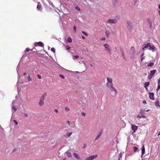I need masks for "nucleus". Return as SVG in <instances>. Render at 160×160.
Here are the masks:
<instances>
[{
	"label": "nucleus",
	"instance_id": "nucleus-19",
	"mask_svg": "<svg viewBox=\"0 0 160 160\" xmlns=\"http://www.w3.org/2000/svg\"><path fill=\"white\" fill-rule=\"evenodd\" d=\"M150 44H151V43H150L148 42L144 46V48H145V49L148 48H149V45H150Z\"/></svg>",
	"mask_w": 160,
	"mask_h": 160
},
{
	"label": "nucleus",
	"instance_id": "nucleus-39",
	"mask_svg": "<svg viewBox=\"0 0 160 160\" xmlns=\"http://www.w3.org/2000/svg\"><path fill=\"white\" fill-rule=\"evenodd\" d=\"M51 51L54 53H55V49L54 48H51Z\"/></svg>",
	"mask_w": 160,
	"mask_h": 160
},
{
	"label": "nucleus",
	"instance_id": "nucleus-58",
	"mask_svg": "<svg viewBox=\"0 0 160 160\" xmlns=\"http://www.w3.org/2000/svg\"><path fill=\"white\" fill-rule=\"evenodd\" d=\"M86 144H83V148H86Z\"/></svg>",
	"mask_w": 160,
	"mask_h": 160
},
{
	"label": "nucleus",
	"instance_id": "nucleus-17",
	"mask_svg": "<svg viewBox=\"0 0 160 160\" xmlns=\"http://www.w3.org/2000/svg\"><path fill=\"white\" fill-rule=\"evenodd\" d=\"M47 94V93L46 92L45 93H44V94H43V95H42V97L40 99H41L42 100H44V98L46 96Z\"/></svg>",
	"mask_w": 160,
	"mask_h": 160
},
{
	"label": "nucleus",
	"instance_id": "nucleus-35",
	"mask_svg": "<svg viewBox=\"0 0 160 160\" xmlns=\"http://www.w3.org/2000/svg\"><path fill=\"white\" fill-rule=\"evenodd\" d=\"M133 151L134 152H136L138 149V148L135 147H133Z\"/></svg>",
	"mask_w": 160,
	"mask_h": 160
},
{
	"label": "nucleus",
	"instance_id": "nucleus-28",
	"mask_svg": "<svg viewBox=\"0 0 160 160\" xmlns=\"http://www.w3.org/2000/svg\"><path fill=\"white\" fill-rule=\"evenodd\" d=\"M105 34L106 35V37L107 38H108L109 37V35L110 34V32L109 31H106L105 32Z\"/></svg>",
	"mask_w": 160,
	"mask_h": 160
},
{
	"label": "nucleus",
	"instance_id": "nucleus-55",
	"mask_svg": "<svg viewBox=\"0 0 160 160\" xmlns=\"http://www.w3.org/2000/svg\"><path fill=\"white\" fill-rule=\"evenodd\" d=\"M158 84H160V78L158 80Z\"/></svg>",
	"mask_w": 160,
	"mask_h": 160
},
{
	"label": "nucleus",
	"instance_id": "nucleus-60",
	"mask_svg": "<svg viewBox=\"0 0 160 160\" xmlns=\"http://www.w3.org/2000/svg\"><path fill=\"white\" fill-rule=\"evenodd\" d=\"M82 38L83 39H85V37L83 35L82 36Z\"/></svg>",
	"mask_w": 160,
	"mask_h": 160
},
{
	"label": "nucleus",
	"instance_id": "nucleus-62",
	"mask_svg": "<svg viewBox=\"0 0 160 160\" xmlns=\"http://www.w3.org/2000/svg\"><path fill=\"white\" fill-rule=\"evenodd\" d=\"M67 122L68 123L69 125L70 124V121H67Z\"/></svg>",
	"mask_w": 160,
	"mask_h": 160
},
{
	"label": "nucleus",
	"instance_id": "nucleus-57",
	"mask_svg": "<svg viewBox=\"0 0 160 160\" xmlns=\"http://www.w3.org/2000/svg\"><path fill=\"white\" fill-rule=\"evenodd\" d=\"M144 58V57H141V61L142 62L143 60V59Z\"/></svg>",
	"mask_w": 160,
	"mask_h": 160
},
{
	"label": "nucleus",
	"instance_id": "nucleus-24",
	"mask_svg": "<svg viewBox=\"0 0 160 160\" xmlns=\"http://www.w3.org/2000/svg\"><path fill=\"white\" fill-rule=\"evenodd\" d=\"M79 57V56L78 55H73L72 57V59L73 60H77V59Z\"/></svg>",
	"mask_w": 160,
	"mask_h": 160
},
{
	"label": "nucleus",
	"instance_id": "nucleus-29",
	"mask_svg": "<svg viewBox=\"0 0 160 160\" xmlns=\"http://www.w3.org/2000/svg\"><path fill=\"white\" fill-rule=\"evenodd\" d=\"M118 0H113V3L114 6H115Z\"/></svg>",
	"mask_w": 160,
	"mask_h": 160
},
{
	"label": "nucleus",
	"instance_id": "nucleus-44",
	"mask_svg": "<svg viewBox=\"0 0 160 160\" xmlns=\"http://www.w3.org/2000/svg\"><path fill=\"white\" fill-rule=\"evenodd\" d=\"M75 8L77 9L78 11H80L81 10L80 8H79V7L77 6L75 7Z\"/></svg>",
	"mask_w": 160,
	"mask_h": 160
},
{
	"label": "nucleus",
	"instance_id": "nucleus-40",
	"mask_svg": "<svg viewBox=\"0 0 160 160\" xmlns=\"http://www.w3.org/2000/svg\"><path fill=\"white\" fill-rule=\"evenodd\" d=\"M147 20L149 25L152 24V21H150L149 19H147Z\"/></svg>",
	"mask_w": 160,
	"mask_h": 160
},
{
	"label": "nucleus",
	"instance_id": "nucleus-50",
	"mask_svg": "<svg viewBox=\"0 0 160 160\" xmlns=\"http://www.w3.org/2000/svg\"><path fill=\"white\" fill-rule=\"evenodd\" d=\"M33 51V52H36V51H37L36 49L35 48H33L32 49H31V51Z\"/></svg>",
	"mask_w": 160,
	"mask_h": 160
},
{
	"label": "nucleus",
	"instance_id": "nucleus-7",
	"mask_svg": "<svg viewBox=\"0 0 160 160\" xmlns=\"http://www.w3.org/2000/svg\"><path fill=\"white\" fill-rule=\"evenodd\" d=\"M131 129L133 131V132H135L138 129V126L131 124Z\"/></svg>",
	"mask_w": 160,
	"mask_h": 160
},
{
	"label": "nucleus",
	"instance_id": "nucleus-36",
	"mask_svg": "<svg viewBox=\"0 0 160 160\" xmlns=\"http://www.w3.org/2000/svg\"><path fill=\"white\" fill-rule=\"evenodd\" d=\"M31 49H29V48H26V50H25V52H28L30 50L31 51Z\"/></svg>",
	"mask_w": 160,
	"mask_h": 160
},
{
	"label": "nucleus",
	"instance_id": "nucleus-14",
	"mask_svg": "<svg viewBox=\"0 0 160 160\" xmlns=\"http://www.w3.org/2000/svg\"><path fill=\"white\" fill-rule=\"evenodd\" d=\"M73 156L76 157L77 159H80V157L78 153H73Z\"/></svg>",
	"mask_w": 160,
	"mask_h": 160
},
{
	"label": "nucleus",
	"instance_id": "nucleus-59",
	"mask_svg": "<svg viewBox=\"0 0 160 160\" xmlns=\"http://www.w3.org/2000/svg\"><path fill=\"white\" fill-rule=\"evenodd\" d=\"M55 111L56 113H58V110L57 109H55Z\"/></svg>",
	"mask_w": 160,
	"mask_h": 160
},
{
	"label": "nucleus",
	"instance_id": "nucleus-27",
	"mask_svg": "<svg viewBox=\"0 0 160 160\" xmlns=\"http://www.w3.org/2000/svg\"><path fill=\"white\" fill-rule=\"evenodd\" d=\"M155 105L159 107H160L159 102L158 101H155Z\"/></svg>",
	"mask_w": 160,
	"mask_h": 160
},
{
	"label": "nucleus",
	"instance_id": "nucleus-52",
	"mask_svg": "<svg viewBox=\"0 0 160 160\" xmlns=\"http://www.w3.org/2000/svg\"><path fill=\"white\" fill-rule=\"evenodd\" d=\"M14 122L16 125H17L18 124V122L16 120H14Z\"/></svg>",
	"mask_w": 160,
	"mask_h": 160
},
{
	"label": "nucleus",
	"instance_id": "nucleus-31",
	"mask_svg": "<svg viewBox=\"0 0 160 160\" xmlns=\"http://www.w3.org/2000/svg\"><path fill=\"white\" fill-rule=\"evenodd\" d=\"M122 152H120L119 155V157L118 158V160H121L122 157Z\"/></svg>",
	"mask_w": 160,
	"mask_h": 160
},
{
	"label": "nucleus",
	"instance_id": "nucleus-38",
	"mask_svg": "<svg viewBox=\"0 0 160 160\" xmlns=\"http://www.w3.org/2000/svg\"><path fill=\"white\" fill-rule=\"evenodd\" d=\"M20 150V149L19 150L18 148L15 149L14 150L12 151V152H13L16 151L19 152Z\"/></svg>",
	"mask_w": 160,
	"mask_h": 160
},
{
	"label": "nucleus",
	"instance_id": "nucleus-61",
	"mask_svg": "<svg viewBox=\"0 0 160 160\" xmlns=\"http://www.w3.org/2000/svg\"><path fill=\"white\" fill-rule=\"evenodd\" d=\"M144 55V53L143 52L141 54V57H143V56Z\"/></svg>",
	"mask_w": 160,
	"mask_h": 160
},
{
	"label": "nucleus",
	"instance_id": "nucleus-16",
	"mask_svg": "<svg viewBox=\"0 0 160 160\" xmlns=\"http://www.w3.org/2000/svg\"><path fill=\"white\" fill-rule=\"evenodd\" d=\"M65 153L67 154L68 157H72V154L71 152L68 151H67Z\"/></svg>",
	"mask_w": 160,
	"mask_h": 160
},
{
	"label": "nucleus",
	"instance_id": "nucleus-15",
	"mask_svg": "<svg viewBox=\"0 0 160 160\" xmlns=\"http://www.w3.org/2000/svg\"><path fill=\"white\" fill-rule=\"evenodd\" d=\"M108 82L107 83H112V80L111 78L108 77L107 78Z\"/></svg>",
	"mask_w": 160,
	"mask_h": 160
},
{
	"label": "nucleus",
	"instance_id": "nucleus-46",
	"mask_svg": "<svg viewBox=\"0 0 160 160\" xmlns=\"http://www.w3.org/2000/svg\"><path fill=\"white\" fill-rule=\"evenodd\" d=\"M28 114H27V113H25L23 114V117H28Z\"/></svg>",
	"mask_w": 160,
	"mask_h": 160
},
{
	"label": "nucleus",
	"instance_id": "nucleus-43",
	"mask_svg": "<svg viewBox=\"0 0 160 160\" xmlns=\"http://www.w3.org/2000/svg\"><path fill=\"white\" fill-rule=\"evenodd\" d=\"M76 28H77L76 27L75 25H74V26L73 27V30L75 32L76 31Z\"/></svg>",
	"mask_w": 160,
	"mask_h": 160
},
{
	"label": "nucleus",
	"instance_id": "nucleus-6",
	"mask_svg": "<svg viewBox=\"0 0 160 160\" xmlns=\"http://www.w3.org/2000/svg\"><path fill=\"white\" fill-rule=\"evenodd\" d=\"M98 157L97 155H91L86 159V160H92Z\"/></svg>",
	"mask_w": 160,
	"mask_h": 160
},
{
	"label": "nucleus",
	"instance_id": "nucleus-63",
	"mask_svg": "<svg viewBox=\"0 0 160 160\" xmlns=\"http://www.w3.org/2000/svg\"><path fill=\"white\" fill-rule=\"evenodd\" d=\"M145 48H144V47H142V50L143 51Z\"/></svg>",
	"mask_w": 160,
	"mask_h": 160
},
{
	"label": "nucleus",
	"instance_id": "nucleus-53",
	"mask_svg": "<svg viewBox=\"0 0 160 160\" xmlns=\"http://www.w3.org/2000/svg\"><path fill=\"white\" fill-rule=\"evenodd\" d=\"M37 77L38 78L40 79L41 78V76L40 75H38Z\"/></svg>",
	"mask_w": 160,
	"mask_h": 160
},
{
	"label": "nucleus",
	"instance_id": "nucleus-33",
	"mask_svg": "<svg viewBox=\"0 0 160 160\" xmlns=\"http://www.w3.org/2000/svg\"><path fill=\"white\" fill-rule=\"evenodd\" d=\"M71 47H69L68 45H67L66 47V49L67 50H68V51L69 52V50H70V49L71 48Z\"/></svg>",
	"mask_w": 160,
	"mask_h": 160
},
{
	"label": "nucleus",
	"instance_id": "nucleus-26",
	"mask_svg": "<svg viewBox=\"0 0 160 160\" xmlns=\"http://www.w3.org/2000/svg\"><path fill=\"white\" fill-rule=\"evenodd\" d=\"M154 65V62H151L148 64L147 66L149 67H151L153 66Z\"/></svg>",
	"mask_w": 160,
	"mask_h": 160
},
{
	"label": "nucleus",
	"instance_id": "nucleus-41",
	"mask_svg": "<svg viewBox=\"0 0 160 160\" xmlns=\"http://www.w3.org/2000/svg\"><path fill=\"white\" fill-rule=\"evenodd\" d=\"M82 32L85 35H86V36L88 35V34H87V33L84 31H82Z\"/></svg>",
	"mask_w": 160,
	"mask_h": 160
},
{
	"label": "nucleus",
	"instance_id": "nucleus-3",
	"mask_svg": "<svg viewBox=\"0 0 160 160\" xmlns=\"http://www.w3.org/2000/svg\"><path fill=\"white\" fill-rule=\"evenodd\" d=\"M156 72L157 71L155 69H154L152 70L151 71H150V73L149 74L148 76V78L149 79H151Z\"/></svg>",
	"mask_w": 160,
	"mask_h": 160
},
{
	"label": "nucleus",
	"instance_id": "nucleus-64",
	"mask_svg": "<svg viewBox=\"0 0 160 160\" xmlns=\"http://www.w3.org/2000/svg\"><path fill=\"white\" fill-rule=\"evenodd\" d=\"M160 135V131L158 132V136H159Z\"/></svg>",
	"mask_w": 160,
	"mask_h": 160
},
{
	"label": "nucleus",
	"instance_id": "nucleus-22",
	"mask_svg": "<svg viewBox=\"0 0 160 160\" xmlns=\"http://www.w3.org/2000/svg\"><path fill=\"white\" fill-rule=\"evenodd\" d=\"M20 65H19V63L18 64V65L17 66V73L18 74V76L19 77L20 76V75L19 74V69H20Z\"/></svg>",
	"mask_w": 160,
	"mask_h": 160
},
{
	"label": "nucleus",
	"instance_id": "nucleus-37",
	"mask_svg": "<svg viewBox=\"0 0 160 160\" xmlns=\"http://www.w3.org/2000/svg\"><path fill=\"white\" fill-rule=\"evenodd\" d=\"M160 89V84H158L157 88V91H158Z\"/></svg>",
	"mask_w": 160,
	"mask_h": 160
},
{
	"label": "nucleus",
	"instance_id": "nucleus-11",
	"mask_svg": "<svg viewBox=\"0 0 160 160\" xmlns=\"http://www.w3.org/2000/svg\"><path fill=\"white\" fill-rule=\"evenodd\" d=\"M37 8L38 11H42V8L41 5L40 4V2H38V4L37 6Z\"/></svg>",
	"mask_w": 160,
	"mask_h": 160
},
{
	"label": "nucleus",
	"instance_id": "nucleus-9",
	"mask_svg": "<svg viewBox=\"0 0 160 160\" xmlns=\"http://www.w3.org/2000/svg\"><path fill=\"white\" fill-rule=\"evenodd\" d=\"M148 50L152 51V52H154L156 50V48L153 45H151L150 44Z\"/></svg>",
	"mask_w": 160,
	"mask_h": 160
},
{
	"label": "nucleus",
	"instance_id": "nucleus-18",
	"mask_svg": "<svg viewBox=\"0 0 160 160\" xmlns=\"http://www.w3.org/2000/svg\"><path fill=\"white\" fill-rule=\"evenodd\" d=\"M150 85V82H145L144 83V87L145 88H146L147 87H148Z\"/></svg>",
	"mask_w": 160,
	"mask_h": 160
},
{
	"label": "nucleus",
	"instance_id": "nucleus-8",
	"mask_svg": "<svg viewBox=\"0 0 160 160\" xmlns=\"http://www.w3.org/2000/svg\"><path fill=\"white\" fill-rule=\"evenodd\" d=\"M34 45L36 46H38L41 47H43L44 46V44L41 42H35L34 43Z\"/></svg>",
	"mask_w": 160,
	"mask_h": 160
},
{
	"label": "nucleus",
	"instance_id": "nucleus-54",
	"mask_svg": "<svg viewBox=\"0 0 160 160\" xmlns=\"http://www.w3.org/2000/svg\"><path fill=\"white\" fill-rule=\"evenodd\" d=\"M105 40V37H103L101 39V41H104Z\"/></svg>",
	"mask_w": 160,
	"mask_h": 160
},
{
	"label": "nucleus",
	"instance_id": "nucleus-47",
	"mask_svg": "<svg viewBox=\"0 0 160 160\" xmlns=\"http://www.w3.org/2000/svg\"><path fill=\"white\" fill-rule=\"evenodd\" d=\"M26 74H27L26 72H24V73H23V76L24 77L26 78H27V77Z\"/></svg>",
	"mask_w": 160,
	"mask_h": 160
},
{
	"label": "nucleus",
	"instance_id": "nucleus-5",
	"mask_svg": "<svg viewBox=\"0 0 160 160\" xmlns=\"http://www.w3.org/2000/svg\"><path fill=\"white\" fill-rule=\"evenodd\" d=\"M103 46L105 48V50L109 52H111V50L110 49V47L108 44L107 43L104 44L103 45Z\"/></svg>",
	"mask_w": 160,
	"mask_h": 160
},
{
	"label": "nucleus",
	"instance_id": "nucleus-12",
	"mask_svg": "<svg viewBox=\"0 0 160 160\" xmlns=\"http://www.w3.org/2000/svg\"><path fill=\"white\" fill-rule=\"evenodd\" d=\"M102 130H101L100 131L99 133L97 136L96 138L95 139V141L97 140L99 138L102 134Z\"/></svg>",
	"mask_w": 160,
	"mask_h": 160
},
{
	"label": "nucleus",
	"instance_id": "nucleus-2",
	"mask_svg": "<svg viewBox=\"0 0 160 160\" xmlns=\"http://www.w3.org/2000/svg\"><path fill=\"white\" fill-rule=\"evenodd\" d=\"M113 84L112 83L106 84L107 86L108 87L110 88L111 92H115V94H116L117 93V91L115 88L113 86Z\"/></svg>",
	"mask_w": 160,
	"mask_h": 160
},
{
	"label": "nucleus",
	"instance_id": "nucleus-48",
	"mask_svg": "<svg viewBox=\"0 0 160 160\" xmlns=\"http://www.w3.org/2000/svg\"><path fill=\"white\" fill-rule=\"evenodd\" d=\"M122 56L123 58L124 59H125V55H124V54L123 51H122Z\"/></svg>",
	"mask_w": 160,
	"mask_h": 160
},
{
	"label": "nucleus",
	"instance_id": "nucleus-23",
	"mask_svg": "<svg viewBox=\"0 0 160 160\" xmlns=\"http://www.w3.org/2000/svg\"><path fill=\"white\" fill-rule=\"evenodd\" d=\"M43 101L44 100H42L41 99L40 100V101L39 103V105L42 106L44 104V102Z\"/></svg>",
	"mask_w": 160,
	"mask_h": 160
},
{
	"label": "nucleus",
	"instance_id": "nucleus-4",
	"mask_svg": "<svg viewBox=\"0 0 160 160\" xmlns=\"http://www.w3.org/2000/svg\"><path fill=\"white\" fill-rule=\"evenodd\" d=\"M127 29L128 30L131 31L133 28V27L132 26L131 22L129 21H127Z\"/></svg>",
	"mask_w": 160,
	"mask_h": 160
},
{
	"label": "nucleus",
	"instance_id": "nucleus-13",
	"mask_svg": "<svg viewBox=\"0 0 160 160\" xmlns=\"http://www.w3.org/2000/svg\"><path fill=\"white\" fill-rule=\"evenodd\" d=\"M142 157L143 155L145 153V148L144 145H143L142 148Z\"/></svg>",
	"mask_w": 160,
	"mask_h": 160
},
{
	"label": "nucleus",
	"instance_id": "nucleus-34",
	"mask_svg": "<svg viewBox=\"0 0 160 160\" xmlns=\"http://www.w3.org/2000/svg\"><path fill=\"white\" fill-rule=\"evenodd\" d=\"M72 133V132H68L67 133V136L68 137H69L71 136V134Z\"/></svg>",
	"mask_w": 160,
	"mask_h": 160
},
{
	"label": "nucleus",
	"instance_id": "nucleus-25",
	"mask_svg": "<svg viewBox=\"0 0 160 160\" xmlns=\"http://www.w3.org/2000/svg\"><path fill=\"white\" fill-rule=\"evenodd\" d=\"M67 42H72V40L71 38L70 37H68L67 38Z\"/></svg>",
	"mask_w": 160,
	"mask_h": 160
},
{
	"label": "nucleus",
	"instance_id": "nucleus-51",
	"mask_svg": "<svg viewBox=\"0 0 160 160\" xmlns=\"http://www.w3.org/2000/svg\"><path fill=\"white\" fill-rule=\"evenodd\" d=\"M65 109L67 111H69V108H68V107H66L65 108Z\"/></svg>",
	"mask_w": 160,
	"mask_h": 160
},
{
	"label": "nucleus",
	"instance_id": "nucleus-56",
	"mask_svg": "<svg viewBox=\"0 0 160 160\" xmlns=\"http://www.w3.org/2000/svg\"><path fill=\"white\" fill-rule=\"evenodd\" d=\"M142 103L143 104H146L147 103V102L145 100H144L142 101Z\"/></svg>",
	"mask_w": 160,
	"mask_h": 160
},
{
	"label": "nucleus",
	"instance_id": "nucleus-1",
	"mask_svg": "<svg viewBox=\"0 0 160 160\" xmlns=\"http://www.w3.org/2000/svg\"><path fill=\"white\" fill-rule=\"evenodd\" d=\"M119 18L117 16L114 19H110L107 20L106 22L108 24H115L117 22V20H118Z\"/></svg>",
	"mask_w": 160,
	"mask_h": 160
},
{
	"label": "nucleus",
	"instance_id": "nucleus-10",
	"mask_svg": "<svg viewBox=\"0 0 160 160\" xmlns=\"http://www.w3.org/2000/svg\"><path fill=\"white\" fill-rule=\"evenodd\" d=\"M149 98L150 99L152 100L155 99L153 92H149Z\"/></svg>",
	"mask_w": 160,
	"mask_h": 160
},
{
	"label": "nucleus",
	"instance_id": "nucleus-20",
	"mask_svg": "<svg viewBox=\"0 0 160 160\" xmlns=\"http://www.w3.org/2000/svg\"><path fill=\"white\" fill-rule=\"evenodd\" d=\"M137 118H146V117L143 115H140L138 114L137 116Z\"/></svg>",
	"mask_w": 160,
	"mask_h": 160
},
{
	"label": "nucleus",
	"instance_id": "nucleus-21",
	"mask_svg": "<svg viewBox=\"0 0 160 160\" xmlns=\"http://www.w3.org/2000/svg\"><path fill=\"white\" fill-rule=\"evenodd\" d=\"M12 110L13 111L14 110V112H15L17 110V108L14 106V105H12Z\"/></svg>",
	"mask_w": 160,
	"mask_h": 160
},
{
	"label": "nucleus",
	"instance_id": "nucleus-42",
	"mask_svg": "<svg viewBox=\"0 0 160 160\" xmlns=\"http://www.w3.org/2000/svg\"><path fill=\"white\" fill-rule=\"evenodd\" d=\"M49 3V4L50 5L52 6L53 7H54L53 5V4L52 2H51L50 1Z\"/></svg>",
	"mask_w": 160,
	"mask_h": 160
},
{
	"label": "nucleus",
	"instance_id": "nucleus-45",
	"mask_svg": "<svg viewBox=\"0 0 160 160\" xmlns=\"http://www.w3.org/2000/svg\"><path fill=\"white\" fill-rule=\"evenodd\" d=\"M59 76L62 78V79H63L65 78V77L64 76V75H62V74H60L59 75Z\"/></svg>",
	"mask_w": 160,
	"mask_h": 160
},
{
	"label": "nucleus",
	"instance_id": "nucleus-32",
	"mask_svg": "<svg viewBox=\"0 0 160 160\" xmlns=\"http://www.w3.org/2000/svg\"><path fill=\"white\" fill-rule=\"evenodd\" d=\"M145 112V110L144 109H142L140 110V112L139 113L140 114H142Z\"/></svg>",
	"mask_w": 160,
	"mask_h": 160
},
{
	"label": "nucleus",
	"instance_id": "nucleus-30",
	"mask_svg": "<svg viewBox=\"0 0 160 160\" xmlns=\"http://www.w3.org/2000/svg\"><path fill=\"white\" fill-rule=\"evenodd\" d=\"M28 76L27 77V79L29 81H31L32 80V79H31V78L30 77V75H29V74L28 73Z\"/></svg>",
	"mask_w": 160,
	"mask_h": 160
},
{
	"label": "nucleus",
	"instance_id": "nucleus-49",
	"mask_svg": "<svg viewBox=\"0 0 160 160\" xmlns=\"http://www.w3.org/2000/svg\"><path fill=\"white\" fill-rule=\"evenodd\" d=\"M81 115L83 116H85L86 115V114L85 113H84V112H82L81 113Z\"/></svg>",
	"mask_w": 160,
	"mask_h": 160
}]
</instances>
